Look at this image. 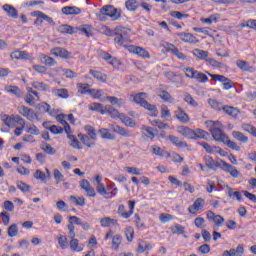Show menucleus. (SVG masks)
Masks as SVG:
<instances>
[{"label":"nucleus","instance_id":"nucleus-1","mask_svg":"<svg viewBox=\"0 0 256 256\" xmlns=\"http://www.w3.org/2000/svg\"><path fill=\"white\" fill-rule=\"evenodd\" d=\"M206 125L215 141L224 143V145H227L229 149H233V151H241V147H239L237 143L231 141L227 134L223 132L221 129V122L209 120L206 121Z\"/></svg>","mask_w":256,"mask_h":256},{"label":"nucleus","instance_id":"nucleus-2","mask_svg":"<svg viewBox=\"0 0 256 256\" xmlns=\"http://www.w3.org/2000/svg\"><path fill=\"white\" fill-rule=\"evenodd\" d=\"M129 101H131L132 103H136V105H140V107H143L144 109H147V111H149L150 117H157V115H159V110H157V106L147 102V93L145 92L131 94L129 97Z\"/></svg>","mask_w":256,"mask_h":256},{"label":"nucleus","instance_id":"nucleus-3","mask_svg":"<svg viewBox=\"0 0 256 256\" xmlns=\"http://www.w3.org/2000/svg\"><path fill=\"white\" fill-rule=\"evenodd\" d=\"M205 165L209 169H212L213 171H217L218 167H221L222 171H225V173H229L231 177H234L237 179L239 177V172L237 171V168L233 167L231 164L221 161L220 164L213 160L210 156L205 157Z\"/></svg>","mask_w":256,"mask_h":256},{"label":"nucleus","instance_id":"nucleus-4","mask_svg":"<svg viewBox=\"0 0 256 256\" xmlns=\"http://www.w3.org/2000/svg\"><path fill=\"white\" fill-rule=\"evenodd\" d=\"M85 131L87 135L78 134V138L86 147H95V142L97 141V132L95 131V128L91 125H86Z\"/></svg>","mask_w":256,"mask_h":256},{"label":"nucleus","instance_id":"nucleus-5","mask_svg":"<svg viewBox=\"0 0 256 256\" xmlns=\"http://www.w3.org/2000/svg\"><path fill=\"white\" fill-rule=\"evenodd\" d=\"M1 120L3 121L4 125H6L7 127H10V129H13V127H15V125H25V119H23L21 116L19 115H7V114H3L1 116Z\"/></svg>","mask_w":256,"mask_h":256},{"label":"nucleus","instance_id":"nucleus-6","mask_svg":"<svg viewBox=\"0 0 256 256\" xmlns=\"http://www.w3.org/2000/svg\"><path fill=\"white\" fill-rule=\"evenodd\" d=\"M17 109L18 113L22 115V117L28 119V121H35V119H37V113H35V111H33L31 108L25 105H20Z\"/></svg>","mask_w":256,"mask_h":256},{"label":"nucleus","instance_id":"nucleus-7","mask_svg":"<svg viewBox=\"0 0 256 256\" xmlns=\"http://www.w3.org/2000/svg\"><path fill=\"white\" fill-rule=\"evenodd\" d=\"M101 15H107V17H111L114 20L119 19L121 17V14L117 12V8H115L113 5H106L100 9Z\"/></svg>","mask_w":256,"mask_h":256},{"label":"nucleus","instance_id":"nucleus-8","mask_svg":"<svg viewBox=\"0 0 256 256\" xmlns=\"http://www.w3.org/2000/svg\"><path fill=\"white\" fill-rule=\"evenodd\" d=\"M163 47L166 49V51H169L172 53V55H175L177 59H180L181 61H185V59H187V56L183 52L179 51V48L172 43L166 42L164 43Z\"/></svg>","mask_w":256,"mask_h":256},{"label":"nucleus","instance_id":"nucleus-9","mask_svg":"<svg viewBox=\"0 0 256 256\" xmlns=\"http://www.w3.org/2000/svg\"><path fill=\"white\" fill-rule=\"evenodd\" d=\"M206 217L208 221H213L216 227H223V223H225V218H223V216L217 215L211 210L206 212Z\"/></svg>","mask_w":256,"mask_h":256},{"label":"nucleus","instance_id":"nucleus-10","mask_svg":"<svg viewBox=\"0 0 256 256\" xmlns=\"http://www.w3.org/2000/svg\"><path fill=\"white\" fill-rule=\"evenodd\" d=\"M80 187L83 189V191H85L87 197H95V195H97L95 188L91 186V183L88 182L87 179L80 181Z\"/></svg>","mask_w":256,"mask_h":256},{"label":"nucleus","instance_id":"nucleus-11","mask_svg":"<svg viewBox=\"0 0 256 256\" xmlns=\"http://www.w3.org/2000/svg\"><path fill=\"white\" fill-rule=\"evenodd\" d=\"M50 54H52L54 57H60L61 59H70L71 54L69 51L65 50L61 47H55L50 50Z\"/></svg>","mask_w":256,"mask_h":256},{"label":"nucleus","instance_id":"nucleus-12","mask_svg":"<svg viewBox=\"0 0 256 256\" xmlns=\"http://www.w3.org/2000/svg\"><path fill=\"white\" fill-rule=\"evenodd\" d=\"M204 206L205 199L197 198L194 202V205L188 207V211L189 213H191V215H197V211H201V209H203Z\"/></svg>","mask_w":256,"mask_h":256},{"label":"nucleus","instance_id":"nucleus-13","mask_svg":"<svg viewBox=\"0 0 256 256\" xmlns=\"http://www.w3.org/2000/svg\"><path fill=\"white\" fill-rule=\"evenodd\" d=\"M128 50L130 51V53H134L135 55H138V57H142V59H149L151 57L147 50L139 46H129Z\"/></svg>","mask_w":256,"mask_h":256},{"label":"nucleus","instance_id":"nucleus-14","mask_svg":"<svg viewBox=\"0 0 256 256\" xmlns=\"http://www.w3.org/2000/svg\"><path fill=\"white\" fill-rule=\"evenodd\" d=\"M177 37H179L181 41H183L184 43H190V44L199 43V39H197V37H195L191 33L180 32V33H177Z\"/></svg>","mask_w":256,"mask_h":256},{"label":"nucleus","instance_id":"nucleus-15","mask_svg":"<svg viewBox=\"0 0 256 256\" xmlns=\"http://www.w3.org/2000/svg\"><path fill=\"white\" fill-rule=\"evenodd\" d=\"M88 95H91L94 99H99V101H102V103H105L107 101V94L103 90H87Z\"/></svg>","mask_w":256,"mask_h":256},{"label":"nucleus","instance_id":"nucleus-16","mask_svg":"<svg viewBox=\"0 0 256 256\" xmlns=\"http://www.w3.org/2000/svg\"><path fill=\"white\" fill-rule=\"evenodd\" d=\"M245 253V248L243 245H238L236 249L225 250L222 256H243Z\"/></svg>","mask_w":256,"mask_h":256},{"label":"nucleus","instance_id":"nucleus-17","mask_svg":"<svg viewBox=\"0 0 256 256\" xmlns=\"http://www.w3.org/2000/svg\"><path fill=\"white\" fill-rule=\"evenodd\" d=\"M39 59L43 65H46V67H55V65H57V61H55L53 57L46 54H39Z\"/></svg>","mask_w":256,"mask_h":256},{"label":"nucleus","instance_id":"nucleus-18","mask_svg":"<svg viewBox=\"0 0 256 256\" xmlns=\"http://www.w3.org/2000/svg\"><path fill=\"white\" fill-rule=\"evenodd\" d=\"M110 129H112L114 133H118V135H122V137H131V132H129V130L117 124H110Z\"/></svg>","mask_w":256,"mask_h":256},{"label":"nucleus","instance_id":"nucleus-19","mask_svg":"<svg viewBox=\"0 0 256 256\" xmlns=\"http://www.w3.org/2000/svg\"><path fill=\"white\" fill-rule=\"evenodd\" d=\"M11 59L23 60L27 59L28 61L31 60V55L26 51H19L16 50L10 54Z\"/></svg>","mask_w":256,"mask_h":256},{"label":"nucleus","instance_id":"nucleus-20","mask_svg":"<svg viewBox=\"0 0 256 256\" xmlns=\"http://www.w3.org/2000/svg\"><path fill=\"white\" fill-rule=\"evenodd\" d=\"M236 65L241 71H248L249 73H255V67L249 65V62L243 60H237Z\"/></svg>","mask_w":256,"mask_h":256},{"label":"nucleus","instance_id":"nucleus-21","mask_svg":"<svg viewBox=\"0 0 256 256\" xmlns=\"http://www.w3.org/2000/svg\"><path fill=\"white\" fill-rule=\"evenodd\" d=\"M178 133H180V135H183V137H187L188 139H195V131L187 126L179 127Z\"/></svg>","mask_w":256,"mask_h":256},{"label":"nucleus","instance_id":"nucleus-22","mask_svg":"<svg viewBox=\"0 0 256 256\" xmlns=\"http://www.w3.org/2000/svg\"><path fill=\"white\" fill-rule=\"evenodd\" d=\"M156 93L158 97L163 99V101H165L166 103H173L175 101V98L172 97L169 92L162 90L161 88H159Z\"/></svg>","mask_w":256,"mask_h":256},{"label":"nucleus","instance_id":"nucleus-23","mask_svg":"<svg viewBox=\"0 0 256 256\" xmlns=\"http://www.w3.org/2000/svg\"><path fill=\"white\" fill-rule=\"evenodd\" d=\"M175 116L178 119V121H180V123H189V115H187V113H185L183 109L178 108L175 111Z\"/></svg>","mask_w":256,"mask_h":256},{"label":"nucleus","instance_id":"nucleus-24","mask_svg":"<svg viewBox=\"0 0 256 256\" xmlns=\"http://www.w3.org/2000/svg\"><path fill=\"white\" fill-rule=\"evenodd\" d=\"M39 100V94H26V96L24 97L25 103H27V105H30L31 107H35V101Z\"/></svg>","mask_w":256,"mask_h":256},{"label":"nucleus","instance_id":"nucleus-25","mask_svg":"<svg viewBox=\"0 0 256 256\" xmlns=\"http://www.w3.org/2000/svg\"><path fill=\"white\" fill-rule=\"evenodd\" d=\"M153 249V246L151 245V243L147 242V241H143L141 240L138 243V249L137 252L138 253H145V251H151Z\"/></svg>","mask_w":256,"mask_h":256},{"label":"nucleus","instance_id":"nucleus-26","mask_svg":"<svg viewBox=\"0 0 256 256\" xmlns=\"http://www.w3.org/2000/svg\"><path fill=\"white\" fill-rule=\"evenodd\" d=\"M62 13H64V15H79L81 9L76 6H66L62 8Z\"/></svg>","mask_w":256,"mask_h":256},{"label":"nucleus","instance_id":"nucleus-27","mask_svg":"<svg viewBox=\"0 0 256 256\" xmlns=\"http://www.w3.org/2000/svg\"><path fill=\"white\" fill-rule=\"evenodd\" d=\"M142 136L147 137V139H154L155 138V131L151 126H142L141 127Z\"/></svg>","mask_w":256,"mask_h":256},{"label":"nucleus","instance_id":"nucleus-28","mask_svg":"<svg viewBox=\"0 0 256 256\" xmlns=\"http://www.w3.org/2000/svg\"><path fill=\"white\" fill-rule=\"evenodd\" d=\"M105 111L110 115L112 119H121V113H119V110L112 108L111 105H106Z\"/></svg>","mask_w":256,"mask_h":256},{"label":"nucleus","instance_id":"nucleus-29","mask_svg":"<svg viewBox=\"0 0 256 256\" xmlns=\"http://www.w3.org/2000/svg\"><path fill=\"white\" fill-rule=\"evenodd\" d=\"M221 19V14H212L209 18H201V23H206L207 25H213V23H217Z\"/></svg>","mask_w":256,"mask_h":256},{"label":"nucleus","instance_id":"nucleus-30","mask_svg":"<svg viewBox=\"0 0 256 256\" xmlns=\"http://www.w3.org/2000/svg\"><path fill=\"white\" fill-rule=\"evenodd\" d=\"M89 73L94 77V79H97V81H100L101 83H105L107 81V76L102 72L90 69Z\"/></svg>","mask_w":256,"mask_h":256},{"label":"nucleus","instance_id":"nucleus-31","mask_svg":"<svg viewBox=\"0 0 256 256\" xmlns=\"http://www.w3.org/2000/svg\"><path fill=\"white\" fill-rule=\"evenodd\" d=\"M5 91H7V93H12V95H15V97L23 96V92L17 86L6 85Z\"/></svg>","mask_w":256,"mask_h":256},{"label":"nucleus","instance_id":"nucleus-32","mask_svg":"<svg viewBox=\"0 0 256 256\" xmlns=\"http://www.w3.org/2000/svg\"><path fill=\"white\" fill-rule=\"evenodd\" d=\"M3 9L4 11H6V13H8L10 17H13L14 19H17V17H19V14L17 13V9H15V7L9 4H5L3 6Z\"/></svg>","mask_w":256,"mask_h":256},{"label":"nucleus","instance_id":"nucleus-33","mask_svg":"<svg viewBox=\"0 0 256 256\" xmlns=\"http://www.w3.org/2000/svg\"><path fill=\"white\" fill-rule=\"evenodd\" d=\"M194 55L197 57V59H200L201 61H209L207 57H209V52L201 49H195Z\"/></svg>","mask_w":256,"mask_h":256},{"label":"nucleus","instance_id":"nucleus-34","mask_svg":"<svg viewBox=\"0 0 256 256\" xmlns=\"http://www.w3.org/2000/svg\"><path fill=\"white\" fill-rule=\"evenodd\" d=\"M52 93L61 99H69V90L65 88L53 90Z\"/></svg>","mask_w":256,"mask_h":256},{"label":"nucleus","instance_id":"nucleus-35","mask_svg":"<svg viewBox=\"0 0 256 256\" xmlns=\"http://www.w3.org/2000/svg\"><path fill=\"white\" fill-rule=\"evenodd\" d=\"M101 227H111L112 225H117V220L110 218V217H104L100 219Z\"/></svg>","mask_w":256,"mask_h":256},{"label":"nucleus","instance_id":"nucleus-36","mask_svg":"<svg viewBox=\"0 0 256 256\" xmlns=\"http://www.w3.org/2000/svg\"><path fill=\"white\" fill-rule=\"evenodd\" d=\"M70 249H71V251L79 253V252L83 251V246L79 245V240L77 238H74V239L70 240Z\"/></svg>","mask_w":256,"mask_h":256},{"label":"nucleus","instance_id":"nucleus-37","mask_svg":"<svg viewBox=\"0 0 256 256\" xmlns=\"http://www.w3.org/2000/svg\"><path fill=\"white\" fill-rule=\"evenodd\" d=\"M232 137L236 139V141H240V143H247V141H249V137L239 131H233Z\"/></svg>","mask_w":256,"mask_h":256},{"label":"nucleus","instance_id":"nucleus-38","mask_svg":"<svg viewBox=\"0 0 256 256\" xmlns=\"http://www.w3.org/2000/svg\"><path fill=\"white\" fill-rule=\"evenodd\" d=\"M168 139L173 145H176V147H187V143L183 142V140L179 139L177 136L169 135Z\"/></svg>","mask_w":256,"mask_h":256},{"label":"nucleus","instance_id":"nucleus-39","mask_svg":"<svg viewBox=\"0 0 256 256\" xmlns=\"http://www.w3.org/2000/svg\"><path fill=\"white\" fill-rule=\"evenodd\" d=\"M223 111L227 113V115H230V117H237L239 113H241L239 109L233 106H224Z\"/></svg>","mask_w":256,"mask_h":256},{"label":"nucleus","instance_id":"nucleus-40","mask_svg":"<svg viewBox=\"0 0 256 256\" xmlns=\"http://www.w3.org/2000/svg\"><path fill=\"white\" fill-rule=\"evenodd\" d=\"M89 109L90 111H98L101 115H105L106 113L105 107L103 108V104L97 102L91 103L89 105Z\"/></svg>","mask_w":256,"mask_h":256},{"label":"nucleus","instance_id":"nucleus-41","mask_svg":"<svg viewBox=\"0 0 256 256\" xmlns=\"http://www.w3.org/2000/svg\"><path fill=\"white\" fill-rule=\"evenodd\" d=\"M57 121L61 123V125H63L65 133H71V126H69V123L65 121V115L63 114L58 115Z\"/></svg>","mask_w":256,"mask_h":256},{"label":"nucleus","instance_id":"nucleus-42","mask_svg":"<svg viewBox=\"0 0 256 256\" xmlns=\"http://www.w3.org/2000/svg\"><path fill=\"white\" fill-rule=\"evenodd\" d=\"M120 121L126 125V127H135L136 123L135 120L130 118L129 116H126L125 114H121Z\"/></svg>","mask_w":256,"mask_h":256},{"label":"nucleus","instance_id":"nucleus-43","mask_svg":"<svg viewBox=\"0 0 256 256\" xmlns=\"http://www.w3.org/2000/svg\"><path fill=\"white\" fill-rule=\"evenodd\" d=\"M40 149H42V151H44L45 153H47L48 155H55V153H57V151L55 150V148H53L51 145H49V143L47 142H43L40 146Z\"/></svg>","mask_w":256,"mask_h":256},{"label":"nucleus","instance_id":"nucleus-44","mask_svg":"<svg viewBox=\"0 0 256 256\" xmlns=\"http://www.w3.org/2000/svg\"><path fill=\"white\" fill-rule=\"evenodd\" d=\"M99 133H100L102 139H109L111 141H114V139H115V135L111 134V132L107 128L99 129Z\"/></svg>","mask_w":256,"mask_h":256},{"label":"nucleus","instance_id":"nucleus-45","mask_svg":"<svg viewBox=\"0 0 256 256\" xmlns=\"http://www.w3.org/2000/svg\"><path fill=\"white\" fill-rule=\"evenodd\" d=\"M57 31L59 33H67L68 35H73L75 31L73 30V27L67 25V24H62L57 28Z\"/></svg>","mask_w":256,"mask_h":256},{"label":"nucleus","instance_id":"nucleus-46","mask_svg":"<svg viewBox=\"0 0 256 256\" xmlns=\"http://www.w3.org/2000/svg\"><path fill=\"white\" fill-rule=\"evenodd\" d=\"M122 239L123 238H121V235H119V234H116L112 237V248H113L114 251L119 250V246L122 243Z\"/></svg>","mask_w":256,"mask_h":256},{"label":"nucleus","instance_id":"nucleus-47","mask_svg":"<svg viewBox=\"0 0 256 256\" xmlns=\"http://www.w3.org/2000/svg\"><path fill=\"white\" fill-rule=\"evenodd\" d=\"M208 104L210 105V107H212V109H215V111H221L223 110V104L215 99H208Z\"/></svg>","mask_w":256,"mask_h":256},{"label":"nucleus","instance_id":"nucleus-48","mask_svg":"<svg viewBox=\"0 0 256 256\" xmlns=\"http://www.w3.org/2000/svg\"><path fill=\"white\" fill-rule=\"evenodd\" d=\"M114 41L118 45H123L125 47V43H127L128 39L127 37L123 36V33H119L118 31H116V36L114 38Z\"/></svg>","mask_w":256,"mask_h":256},{"label":"nucleus","instance_id":"nucleus-49","mask_svg":"<svg viewBox=\"0 0 256 256\" xmlns=\"http://www.w3.org/2000/svg\"><path fill=\"white\" fill-rule=\"evenodd\" d=\"M184 101L188 103V105H191V107H199V103H197V101H195L193 96H191L189 93L184 94Z\"/></svg>","mask_w":256,"mask_h":256},{"label":"nucleus","instance_id":"nucleus-50","mask_svg":"<svg viewBox=\"0 0 256 256\" xmlns=\"http://www.w3.org/2000/svg\"><path fill=\"white\" fill-rule=\"evenodd\" d=\"M57 240L61 249H67V247H69V241L67 240L66 236L59 235L57 236Z\"/></svg>","mask_w":256,"mask_h":256},{"label":"nucleus","instance_id":"nucleus-51","mask_svg":"<svg viewBox=\"0 0 256 256\" xmlns=\"http://www.w3.org/2000/svg\"><path fill=\"white\" fill-rule=\"evenodd\" d=\"M68 135V139H70V145L71 147H73L74 149H81V143L79 142V140H77V138H75V136L71 135L70 133H67Z\"/></svg>","mask_w":256,"mask_h":256},{"label":"nucleus","instance_id":"nucleus-52","mask_svg":"<svg viewBox=\"0 0 256 256\" xmlns=\"http://www.w3.org/2000/svg\"><path fill=\"white\" fill-rule=\"evenodd\" d=\"M209 137V133L205 132L203 129H196L194 131V139H207Z\"/></svg>","mask_w":256,"mask_h":256},{"label":"nucleus","instance_id":"nucleus-53","mask_svg":"<svg viewBox=\"0 0 256 256\" xmlns=\"http://www.w3.org/2000/svg\"><path fill=\"white\" fill-rule=\"evenodd\" d=\"M17 187L22 191V193H29L31 191V185L23 182V181H18L17 182Z\"/></svg>","mask_w":256,"mask_h":256},{"label":"nucleus","instance_id":"nucleus-54","mask_svg":"<svg viewBox=\"0 0 256 256\" xmlns=\"http://www.w3.org/2000/svg\"><path fill=\"white\" fill-rule=\"evenodd\" d=\"M106 100H108L111 105H118L119 107L124 103L123 99H119L115 96H106Z\"/></svg>","mask_w":256,"mask_h":256},{"label":"nucleus","instance_id":"nucleus-55","mask_svg":"<svg viewBox=\"0 0 256 256\" xmlns=\"http://www.w3.org/2000/svg\"><path fill=\"white\" fill-rule=\"evenodd\" d=\"M127 241L131 243L133 241V237L135 235V230H133V227L129 226L124 231Z\"/></svg>","mask_w":256,"mask_h":256},{"label":"nucleus","instance_id":"nucleus-56","mask_svg":"<svg viewBox=\"0 0 256 256\" xmlns=\"http://www.w3.org/2000/svg\"><path fill=\"white\" fill-rule=\"evenodd\" d=\"M68 237L71 240L75 239V225H73V221H68Z\"/></svg>","mask_w":256,"mask_h":256},{"label":"nucleus","instance_id":"nucleus-57","mask_svg":"<svg viewBox=\"0 0 256 256\" xmlns=\"http://www.w3.org/2000/svg\"><path fill=\"white\" fill-rule=\"evenodd\" d=\"M209 77H211L214 81H219L220 83H225L229 78L219 75V74H211L209 72H206Z\"/></svg>","mask_w":256,"mask_h":256},{"label":"nucleus","instance_id":"nucleus-58","mask_svg":"<svg viewBox=\"0 0 256 256\" xmlns=\"http://www.w3.org/2000/svg\"><path fill=\"white\" fill-rule=\"evenodd\" d=\"M77 29L78 31H81L82 33H84L86 37H91V31L93 30V28L90 25H82Z\"/></svg>","mask_w":256,"mask_h":256},{"label":"nucleus","instance_id":"nucleus-59","mask_svg":"<svg viewBox=\"0 0 256 256\" xmlns=\"http://www.w3.org/2000/svg\"><path fill=\"white\" fill-rule=\"evenodd\" d=\"M199 83H207L209 81V77H207L203 72L197 71L196 77L194 78Z\"/></svg>","mask_w":256,"mask_h":256},{"label":"nucleus","instance_id":"nucleus-60","mask_svg":"<svg viewBox=\"0 0 256 256\" xmlns=\"http://www.w3.org/2000/svg\"><path fill=\"white\" fill-rule=\"evenodd\" d=\"M32 86L34 89H37L38 91H47L49 89V85L43 82H34Z\"/></svg>","mask_w":256,"mask_h":256},{"label":"nucleus","instance_id":"nucleus-61","mask_svg":"<svg viewBox=\"0 0 256 256\" xmlns=\"http://www.w3.org/2000/svg\"><path fill=\"white\" fill-rule=\"evenodd\" d=\"M183 71L186 74V77H189V79H195L197 75V70L193 68H184Z\"/></svg>","mask_w":256,"mask_h":256},{"label":"nucleus","instance_id":"nucleus-62","mask_svg":"<svg viewBox=\"0 0 256 256\" xmlns=\"http://www.w3.org/2000/svg\"><path fill=\"white\" fill-rule=\"evenodd\" d=\"M126 9L128 11H136L137 10V0H128L125 3Z\"/></svg>","mask_w":256,"mask_h":256},{"label":"nucleus","instance_id":"nucleus-63","mask_svg":"<svg viewBox=\"0 0 256 256\" xmlns=\"http://www.w3.org/2000/svg\"><path fill=\"white\" fill-rule=\"evenodd\" d=\"M70 200L73 201V203H75L76 205H79L80 207H83L85 205L84 197L70 196Z\"/></svg>","mask_w":256,"mask_h":256},{"label":"nucleus","instance_id":"nucleus-64","mask_svg":"<svg viewBox=\"0 0 256 256\" xmlns=\"http://www.w3.org/2000/svg\"><path fill=\"white\" fill-rule=\"evenodd\" d=\"M27 133H30V135H40L41 131H39V128L35 126V124H30L28 126V129L26 130Z\"/></svg>","mask_w":256,"mask_h":256}]
</instances>
